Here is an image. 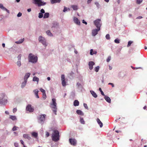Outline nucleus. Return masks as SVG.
<instances>
[{"label": "nucleus", "mask_w": 147, "mask_h": 147, "mask_svg": "<svg viewBox=\"0 0 147 147\" xmlns=\"http://www.w3.org/2000/svg\"><path fill=\"white\" fill-rule=\"evenodd\" d=\"M57 105L56 99L55 98H53L52 99V102L50 103V107L55 115H57Z\"/></svg>", "instance_id": "nucleus-1"}, {"label": "nucleus", "mask_w": 147, "mask_h": 147, "mask_svg": "<svg viewBox=\"0 0 147 147\" xmlns=\"http://www.w3.org/2000/svg\"><path fill=\"white\" fill-rule=\"evenodd\" d=\"M59 132L57 130H55L52 135V139L55 142L57 141L59 139Z\"/></svg>", "instance_id": "nucleus-2"}, {"label": "nucleus", "mask_w": 147, "mask_h": 147, "mask_svg": "<svg viewBox=\"0 0 147 147\" xmlns=\"http://www.w3.org/2000/svg\"><path fill=\"white\" fill-rule=\"evenodd\" d=\"M29 61L33 63H36L37 61V57L33 55L32 53L29 55Z\"/></svg>", "instance_id": "nucleus-3"}, {"label": "nucleus", "mask_w": 147, "mask_h": 147, "mask_svg": "<svg viewBox=\"0 0 147 147\" xmlns=\"http://www.w3.org/2000/svg\"><path fill=\"white\" fill-rule=\"evenodd\" d=\"M100 21L101 20L100 19H97L94 22L95 25L96 26L97 28H100L101 25V24L100 22Z\"/></svg>", "instance_id": "nucleus-4"}, {"label": "nucleus", "mask_w": 147, "mask_h": 147, "mask_svg": "<svg viewBox=\"0 0 147 147\" xmlns=\"http://www.w3.org/2000/svg\"><path fill=\"white\" fill-rule=\"evenodd\" d=\"M38 40L40 42H41L43 45L46 47L47 45L46 44V40L42 36H40L38 38Z\"/></svg>", "instance_id": "nucleus-5"}, {"label": "nucleus", "mask_w": 147, "mask_h": 147, "mask_svg": "<svg viewBox=\"0 0 147 147\" xmlns=\"http://www.w3.org/2000/svg\"><path fill=\"white\" fill-rule=\"evenodd\" d=\"M35 1L38 5L39 6L44 5L46 4V3L43 2L41 0H34Z\"/></svg>", "instance_id": "nucleus-6"}, {"label": "nucleus", "mask_w": 147, "mask_h": 147, "mask_svg": "<svg viewBox=\"0 0 147 147\" xmlns=\"http://www.w3.org/2000/svg\"><path fill=\"white\" fill-rule=\"evenodd\" d=\"M26 110L29 111L30 112H32L34 110V109L31 107V105H28L26 107Z\"/></svg>", "instance_id": "nucleus-7"}, {"label": "nucleus", "mask_w": 147, "mask_h": 147, "mask_svg": "<svg viewBox=\"0 0 147 147\" xmlns=\"http://www.w3.org/2000/svg\"><path fill=\"white\" fill-rule=\"evenodd\" d=\"M100 30V28H97V29H94L92 30V34L93 36H95L98 33V32Z\"/></svg>", "instance_id": "nucleus-8"}, {"label": "nucleus", "mask_w": 147, "mask_h": 147, "mask_svg": "<svg viewBox=\"0 0 147 147\" xmlns=\"http://www.w3.org/2000/svg\"><path fill=\"white\" fill-rule=\"evenodd\" d=\"M69 142L73 146H76V140L75 139H69Z\"/></svg>", "instance_id": "nucleus-9"}, {"label": "nucleus", "mask_w": 147, "mask_h": 147, "mask_svg": "<svg viewBox=\"0 0 147 147\" xmlns=\"http://www.w3.org/2000/svg\"><path fill=\"white\" fill-rule=\"evenodd\" d=\"M95 65V63L92 61H90L88 63V65L89 67V68L90 70H91L93 68V66Z\"/></svg>", "instance_id": "nucleus-10"}, {"label": "nucleus", "mask_w": 147, "mask_h": 147, "mask_svg": "<svg viewBox=\"0 0 147 147\" xmlns=\"http://www.w3.org/2000/svg\"><path fill=\"white\" fill-rule=\"evenodd\" d=\"M74 22L78 25H80V21L78 20V18L76 17H74Z\"/></svg>", "instance_id": "nucleus-11"}, {"label": "nucleus", "mask_w": 147, "mask_h": 147, "mask_svg": "<svg viewBox=\"0 0 147 147\" xmlns=\"http://www.w3.org/2000/svg\"><path fill=\"white\" fill-rule=\"evenodd\" d=\"M46 116L45 115H40V119L41 121H43L45 120V117Z\"/></svg>", "instance_id": "nucleus-12"}, {"label": "nucleus", "mask_w": 147, "mask_h": 147, "mask_svg": "<svg viewBox=\"0 0 147 147\" xmlns=\"http://www.w3.org/2000/svg\"><path fill=\"white\" fill-rule=\"evenodd\" d=\"M104 98L107 102L109 103H111V99L109 97L105 95Z\"/></svg>", "instance_id": "nucleus-13"}, {"label": "nucleus", "mask_w": 147, "mask_h": 147, "mask_svg": "<svg viewBox=\"0 0 147 147\" xmlns=\"http://www.w3.org/2000/svg\"><path fill=\"white\" fill-rule=\"evenodd\" d=\"M97 121L98 124L99 125L100 127H102L103 126V123L100 120V119L98 118H97Z\"/></svg>", "instance_id": "nucleus-14"}, {"label": "nucleus", "mask_w": 147, "mask_h": 147, "mask_svg": "<svg viewBox=\"0 0 147 147\" xmlns=\"http://www.w3.org/2000/svg\"><path fill=\"white\" fill-rule=\"evenodd\" d=\"M34 94L36 97L37 98H39V96L38 95V90L37 89L35 90H34Z\"/></svg>", "instance_id": "nucleus-15"}, {"label": "nucleus", "mask_w": 147, "mask_h": 147, "mask_svg": "<svg viewBox=\"0 0 147 147\" xmlns=\"http://www.w3.org/2000/svg\"><path fill=\"white\" fill-rule=\"evenodd\" d=\"M90 92L92 95V96L94 98H96L97 97V95L96 93L93 91H90Z\"/></svg>", "instance_id": "nucleus-16"}, {"label": "nucleus", "mask_w": 147, "mask_h": 147, "mask_svg": "<svg viewBox=\"0 0 147 147\" xmlns=\"http://www.w3.org/2000/svg\"><path fill=\"white\" fill-rule=\"evenodd\" d=\"M24 138L26 139H27L29 140H30L31 139L30 137L27 134H24L23 135Z\"/></svg>", "instance_id": "nucleus-17"}, {"label": "nucleus", "mask_w": 147, "mask_h": 147, "mask_svg": "<svg viewBox=\"0 0 147 147\" xmlns=\"http://www.w3.org/2000/svg\"><path fill=\"white\" fill-rule=\"evenodd\" d=\"M76 113L77 114L81 115H83L84 114L82 112L79 110H78L76 111Z\"/></svg>", "instance_id": "nucleus-18"}, {"label": "nucleus", "mask_w": 147, "mask_h": 147, "mask_svg": "<svg viewBox=\"0 0 147 147\" xmlns=\"http://www.w3.org/2000/svg\"><path fill=\"white\" fill-rule=\"evenodd\" d=\"M61 0H51V3L53 4L55 3H60Z\"/></svg>", "instance_id": "nucleus-19"}, {"label": "nucleus", "mask_w": 147, "mask_h": 147, "mask_svg": "<svg viewBox=\"0 0 147 147\" xmlns=\"http://www.w3.org/2000/svg\"><path fill=\"white\" fill-rule=\"evenodd\" d=\"M71 7L74 10H76L78 9V6L76 5H71Z\"/></svg>", "instance_id": "nucleus-20"}, {"label": "nucleus", "mask_w": 147, "mask_h": 147, "mask_svg": "<svg viewBox=\"0 0 147 147\" xmlns=\"http://www.w3.org/2000/svg\"><path fill=\"white\" fill-rule=\"evenodd\" d=\"M74 105L75 106H78L79 105V102L77 100H75L74 102Z\"/></svg>", "instance_id": "nucleus-21"}, {"label": "nucleus", "mask_w": 147, "mask_h": 147, "mask_svg": "<svg viewBox=\"0 0 147 147\" xmlns=\"http://www.w3.org/2000/svg\"><path fill=\"white\" fill-rule=\"evenodd\" d=\"M30 74L29 73H26L24 76V80L26 79V80L27 79L30 77Z\"/></svg>", "instance_id": "nucleus-22"}, {"label": "nucleus", "mask_w": 147, "mask_h": 147, "mask_svg": "<svg viewBox=\"0 0 147 147\" xmlns=\"http://www.w3.org/2000/svg\"><path fill=\"white\" fill-rule=\"evenodd\" d=\"M97 53V52L96 51H93L92 49H91L90 50V54L91 55H93V54H96Z\"/></svg>", "instance_id": "nucleus-23"}, {"label": "nucleus", "mask_w": 147, "mask_h": 147, "mask_svg": "<svg viewBox=\"0 0 147 147\" xmlns=\"http://www.w3.org/2000/svg\"><path fill=\"white\" fill-rule=\"evenodd\" d=\"M24 38L20 39L18 41L16 42L15 43L17 44L21 43L24 41Z\"/></svg>", "instance_id": "nucleus-24"}, {"label": "nucleus", "mask_w": 147, "mask_h": 147, "mask_svg": "<svg viewBox=\"0 0 147 147\" xmlns=\"http://www.w3.org/2000/svg\"><path fill=\"white\" fill-rule=\"evenodd\" d=\"M39 80V78L36 76L34 77L33 79V81H36L37 82V83H38Z\"/></svg>", "instance_id": "nucleus-25"}, {"label": "nucleus", "mask_w": 147, "mask_h": 147, "mask_svg": "<svg viewBox=\"0 0 147 147\" xmlns=\"http://www.w3.org/2000/svg\"><path fill=\"white\" fill-rule=\"evenodd\" d=\"M24 80V81L22 83L21 85V86L22 88H23L26 84L27 80Z\"/></svg>", "instance_id": "nucleus-26"}, {"label": "nucleus", "mask_w": 147, "mask_h": 147, "mask_svg": "<svg viewBox=\"0 0 147 147\" xmlns=\"http://www.w3.org/2000/svg\"><path fill=\"white\" fill-rule=\"evenodd\" d=\"M49 16V13H45L43 18H48Z\"/></svg>", "instance_id": "nucleus-27"}, {"label": "nucleus", "mask_w": 147, "mask_h": 147, "mask_svg": "<svg viewBox=\"0 0 147 147\" xmlns=\"http://www.w3.org/2000/svg\"><path fill=\"white\" fill-rule=\"evenodd\" d=\"M32 136L34 138H36L38 136V134L37 133L34 132L32 133Z\"/></svg>", "instance_id": "nucleus-28"}, {"label": "nucleus", "mask_w": 147, "mask_h": 147, "mask_svg": "<svg viewBox=\"0 0 147 147\" xmlns=\"http://www.w3.org/2000/svg\"><path fill=\"white\" fill-rule=\"evenodd\" d=\"M9 118L13 120H15L16 119V117L14 116L10 115L9 117Z\"/></svg>", "instance_id": "nucleus-29"}, {"label": "nucleus", "mask_w": 147, "mask_h": 147, "mask_svg": "<svg viewBox=\"0 0 147 147\" xmlns=\"http://www.w3.org/2000/svg\"><path fill=\"white\" fill-rule=\"evenodd\" d=\"M61 81H62V85L63 86H65L66 85L65 80H61Z\"/></svg>", "instance_id": "nucleus-30"}, {"label": "nucleus", "mask_w": 147, "mask_h": 147, "mask_svg": "<svg viewBox=\"0 0 147 147\" xmlns=\"http://www.w3.org/2000/svg\"><path fill=\"white\" fill-rule=\"evenodd\" d=\"M47 34L49 36H52L53 35L52 33L51 32L50 30H48L46 32Z\"/></svg>", "instance_id": "nucleus-31"}, {"label": "nucleus", "mask_w": 147, "mask_h": 147, "mask_svg": "<svg viewBox=\"0 0 147 147\" xmlns=\"http://www.w3.org/2000/svg\"><path fill=\"white\" fill-rule=\"evenodd\" d=\"M100 67L99 66H97L96 67L94 68V70L96 72H98L99 69Z\"/></svg>", "instance_id": "nucleus-32"}, {"label": "nucleus", "mask_w": 147, "mask_h": 147, "mask_svg": "<svg viewBox=\"0 0 147 147\" xmlns=\"http://www.w3.org/2000/svg\"><path fill=\"white\" fill-rule=\"evenodd\" d=\"M17 65L19 67H20L21 65L20 61H18L17 63Z\"/></svg>", "instance_id": "nucleus-33"}, {"label": "nucleus", "mask_w": 147, "mask_h": 147, "mask_svg": "<svg viewBox=\"0 0 147 147\" xmlns=\"http://www.w3.org/2000/svg\"><path fill=\"white\" fill-rule=\"evenodd\" d=\"M143 0H137L136 3L138 4H140L142 1Z\"/></svg>", "instance_id": "nucleus-34"}, {"label": "nucleus", "mask_w": 147, "mask_h": 147, "mask_svg": "<svg viewBox=\"0 0 147 147\" xmlns=\"http://www.w3.org/2000/svg\"><path fill=\"white\" fill-rule=\"evenodd\" d=\"M43 16V14L42 13H39V15H38V18H42Z\"/></svg>", "instance_id": "nucleus-35"}, {"label": "nucleus", "mask_w": 147, "mask_h": 147, "mask_svg": "<svg viewBox=\"0 0 147 147\" xmlns=\"http://www.w3.org/2000/svg\"><path fill=\"white\" fill-rule=\"evenodd\" d=\"M80 122L83 124H84L85 123V122L82 118H81L80 119Z\"/></svg>", "instance_id": "nucleus-36"}, {"label": "nucleus", "mask_w": 147, "mask_h": 147, "mask_svg": "<svg viewBox=\"0 0 147 147\" xmlns=\"http://www.w3.org/2000/svg\"><path fill=\"white\" fill-rule=\"evenodd\" d=\"M17 128H18V127H17L16 126H14L12 130L13 131H15L17 130Z\"/></svg>", "instance_id": "nucleus-37"}, {"label": "nucleus", "mask_w": 147, "mask_h": 147, "mask_svg": "<svg viewBox=\"0 0 147 147\" xmlns=\"http://www.w3.org/2000/svg\"><path fill=\"white\" fill-rule=\"evenodd\" d=\"M132 43H133V41H129L128 42L127 46L128 47L130 46L131 44H132Z\"/></svg>", "instance_id": "nucleus-38"}, {"label": "nucleus", "mask_w": 147, "mask_h": 147, "mask_svg": "<svg viewBox=\"0 0 147 147\" xmlns=\"http://www.w3.org/2000/svg\"><path fill=\"white\" fill-rule=\"evenodd\" d=\"M42 97L44 99H45L47 98L45 92V93L42 94Z\"/></svg>", "instance_id": "nucleus-39"}, {"label": "nucleus", "mask_w": 147, "mask_h": 147, "mask_svg": "<svg viewBox=\"0 0 147 147\" xmlns=\"http://www.w3.org/2000/svg\"><path fill=\"white\" fill-rule=\"evenodd\" d=\"M106 38L107 39L109 40L110 39V35L109 34H107L106 35Z\"/></svg>", "instance_id": "nucleus-40"}, {"label": "nucleus", "mask_w": 147, "mask_h": 147, "mask_svg": "<svg viewBox=\"0 0 147 147\" xmlns=\"http://www.w3.org/2000/svg\"><path fill=\"white\" fill-rule=\"evenodd\" d=\"M65 80V76L63 74H62L61 76V80Z\"/></svg>", "instance_id": "nucleus-41"}, {"label": "nucleus", "mask_w": 147, "mask_h": 147, "mask_svg": "<svg viewBox=\"0 0 147 147\" xmlns=\"http://www.w3.org/2000/svg\"><path fill=\"white\" fill-rule=\"evenodd\" d=\"M99 90L100 91L101 94L102 95L105 96L103 92L102 91V89L101 88H99Z\"/></svg>", "instance_id": "nucleus-42"}, {"label": "nucleus", "mask_w": 147, "mask_h": 147, "mask_svg": "<svg viewBox=\"0 0 147 147\" xmlns=\"http://www.w3.org/2000/svg\"><path fill=\"white\" fill-rule=\"evenodd\" d=\"M114 42L115 43H119V39H116L115 40Z\"/></svg>", "instance_id": "nucleus-43"}, {"label": "nucleus", "mask_w": 147, "mask_h": 147, "mask_svg": "<svg viewBox=\"0 0 147 147\" xmlns=\"http://www.w3.org/2000/svg\"><path fill=\"white\" fill-rule=\"evenodd\" d=\"M40 90L41 92H42V94L45 93V90L42 89V88H40Z\"/></svg>", "instance_id": "nucleus-44"}, {"label": "nucleus", "mask_w": 147, "mask_h": 147, "mask_svg": "<svg viewBox=\"0 0 147 147\" xmlns=\"http://www.w3.org/2000/svg\"><path fill=\"white\" fill-rule=\"evenodd\" d=\"M84 107L87 109H88V107L87 106V105L86 104V103H84Z\"/></svg>", "instance_id": "nucleus-45"}, {"label": "nucleus", "mask_w": 147, "mask_h": 147, "mask_svg": "<svg viewBox=\"0 0 147 147\" xmlns=\"http://www.w3.org/2000/svg\"><path fill=\"white\" fill-rule=\"evenodd\" d=\"M21 57V55H19L18 57V61H20Z\"/></svg>", "instance_id": "nucleus-46"}, {"label": "nucleus", "mask_w": 147, "mask_h": 147, "mask_svg": "<svg viewBox=\"0 0 147 147\" xmlns=\"http://www.w3.org/2000/svg\"><path fill=\"white\" fill-rule=\"evenodd\" d=\"M0 8L3 9H4L5 8V7H3V5L2 4H0Z\"/></svg>", "instance_id": "nucleus-47"}, {"label": "nucleus", "mask_w": 147, "mask_h": 147, "mask_svg": "<svg viewBox=\"0 0 147 147\" xmlns=\"http://www.w3.org/2000/svg\"><path fill=\"white\" fill-rule=\"evenodd\" d=\"M111 59V57H109L107 59V62H109Z\"/></svg>", "instance_id": "nucleus-48"}, {"label": "nucleus", "mask_w": 147, "mask_h": 147, "mask_svg": "<svg viewBox=\"0 0 147 147\" xmlns=\"http://www.w3.org/2000/svg\"><path fill=\"white\" fill-rule=\"evenodd\" d=\"M40 12L42 13H45V11L43 9H42L40 10Z\"/></svg>", "instance_id": "nucleus-49"}, {"label": "nucleus", "mask_w": 147, "mask_h": 147, "mask_svg": "<svg viewBox=\"0 0 147 147\" xmlns=\"http://www.w3.org/2000/svg\"><path fill=\"white\" fill-rule=\"evenodd\" d=\"M49 135V133L48 132H46V137H48Z\"/></svg>", "instance_id": "nucleus-50"}, {"label": "nucleus", "mask_w": 147, "mask_h": 147, "mask_svg": "<svg viewBox=\"0 0 147 147\" xmlns=\"http://www.w3.org/2000/svg\"><path fill=\"white\" fill-rule=\"evenodd\" d=\"M22 14L20 12H19L18 14H17V16L18 17H20L22 16Z\"/></svg>", "instance_id": "nucleus-51"}, {"label": "nucleus", "mask_w": 147, "mask_h": 147, "mask_svg": "<svg viewBox=\"0 0 147 147\" xmlns=\"http://www.w3.org/2000/svg\"><path fill=\"white\" fill-rule=\"evenodd\" d=\"M17 111V109L16 108H14L13 110V113H14L16 111Z\"/></svg>", "instance_id": "nucleus-52"}, {"label": "nucleus", "mask_w": 147, "mask_h": 147, "mask_svg": "<svg viewBox=\"0 0 147 147\" xmlns=\"http://www.w3.org/2000/svg\"><path fill=\"white\" fill-rule=\"evenodd\" d=\"M67 7H64V9L63 10V11L65 12L66 11H67Z\"/></svg>", "instance_id": "nucleus-53"}, {"label": "nucleus", "mask_w": 147, "mask_h": 147, "mask_svg": "<svg viewBox=\"0 0 147 147\" xmlns=\"http://www.w3.org/2000/svg\"><path fill=\"white\" fill-rule=\"evenodd\" d=\"M3 9H4V10H5L8 13H9V11L7 9H6V8H5H5H4Z\"/></svg>", "instance_id": "nucleus-54"}, {"label": "nucleus", "mask_w": 147, "mask_h": 147, "mask_svg": "<svg viewBox=\"0 0 147 147\" xmlns=\"http://www.w3.org/2000/svg\"><path fill=\"white\" fill-rule=\"evenodd\" d=\"M95 4L97 6V7H99V4L98 2H95Z\"/></svg>", "instance_id": "nucleus-55"}, {"label": "nucleus", "mask_w": 147, "mask_h": 147, "mask_svg": "<svg viewBox=\"0 0 147 147\" xmlns=\"http://www.w3.org/2000/svg\"><path fill=\"white\" fill-rule=\"evenodd\" d=\"M108 84L109 85H111L112 86V87H114V84H113L112 83H109Z\"/></svg>", "instance_id": "nucleus-56"}, {"label": "nucleus", "mask_w": 147, "mask_h": 147, "mask_svg": "<svg viewBox=\"0 0 147 147\" xmlns=\"http://www.w3.org/2000/svg\"><path fill=\"white\" fill-rule=\"evenodd\" d=\"M20 142H21V143L22 145H24V142L22 140H20Z\"/></svg>", "instance_id": "nucleus-57"}, {"label": "nucleus", "mask_w": 147, "mask_h": 147, "mask_svg": "<svg viewBox=\"0 0 147 147\" xmlns=\"http://www.w3.org/2000/svg\"><path fill=\"white\" fill-rule=\"evenodd\" d=\"M14 146L16 147H18V144L17 143H14Z\"/></svg>", "instance_id": "nucleus-58"}, {"label": "nucleus", "mask_w": 147, "mask_h": 147, "mask_svg": "<svg viewBox=\"0 0 147 147\" xmlns=\"http://www.w3.org/2000/svg\"><path fill=\"white\" fill-rule=\"evenodd\" d=\"M82 22L83 23L85 24H87V23L86 22H85L84 20H82Z\"/></svg>", "instance_id": "nucleus-59"}, {"label": "nucleus", "mask_w": 147, "mask_h": 147, "mask_svg": "<svg viewBox=\"0 0 147 147\" xmlns=\"http://www.w3.org/2000/svg\"><path fill=\"white\" fill-rule=\"evenodd\" d=\"M92 0H88V1H87V3L88 4H89L91 2V1H92Z\"/></svg>", "instance_id": "nucleus-60"}, {"label": "nucleus", "mask_w": 147, "mask_h": 147, "mask_svg": "<svg viewBox=\"0 0 147 147\" xmlns=\"http://www.w3.org/2000/svg\"><path fill=\"white\" fill-rule=\"evenodd\" d=\"M31 9L30 8V9H27V11L28 12H30L31 11Z\"/></svg>", "instance_id": "nucleus-61"}, {"label": "nucleus", "mask_w": 147, "mask_h": 147, "mask_svg": "<svg viewBox=\"0 0 147 147\" xmlns=\"http://www.w3.org/2000/svg\"><path fill=\"white\" fill-rule=\"evenodd\" d=\"M142 18V16H139L137 18L138 19H141Z\"/></svg>", "instance_id": "nucleus-62"}, {"label": "nucleus", "mask_w": 147, "mask_h": 147, "mask_svg": "<svg viewBox=\"0 0 147 147\" xmlns=\"http://www.w3.org/2000/svg\"><path fill=\"white\" fill-rule=\"evenodd\" d=\"M2 45V46L4 48V47H5V44L4 43H3Z\"/></svg>", "instance_id": "nucleus-63"}, {"label": "nucleus", "mask_w": 147, "mask_h": 147, "mask_svg": "<svg viewBox=\"0 0 147 147\" xmlns=\"http://www.w3.org/2000/svg\"><path fill=\"white\" fill-rule=\"evenodd\" d=\"M47 79L49 81L50 80V78L49 77H48L47 78Z\"/></svg>", "instance_id": "nucleus-64"}]
</instances>
